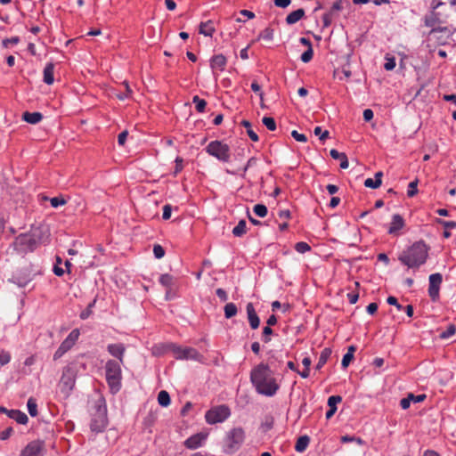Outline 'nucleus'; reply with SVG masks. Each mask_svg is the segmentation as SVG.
Masks as SVG:
<instances>
[{"mask_svg":"<svg viewBox=\"0 0 456 456\" xmlns=\"http://www.w3.org/2000/svg\"><path fill=\"white\" fill-rule=\"evenodd\" d=\"M20 42V38L18 37H12L11 38H6L3 40L4 47L7 48L10 45H16Z\"/></svg>","mask_w":456,"mask_h":456,"instance_id":"55","label":"nucleus"},{"mask_svg":"<svg viewBox=\"0 0 456 456\" xmlns=\"http://www.w3.org/2000/svg\"><path fill=\"white\" fill-rule=\"evenodd\" d=\"M199 32L206 37H212L215 32L212 20L201 22L200 25Z\"/></svg>","mask_w":456,"mask_h":456,"instance_id":"25","label":"nucleus"},{"mask_svg":"<svg viewBox=\"0 0 456 456\" xmlns=\"http://www.w3.org/2000/svg\"><path fill=\"white\" fill-rule=\"evenodd\" d=\"M395 67V58L390 57L388 54L386 55V63L384 64V68L386 70H392Z\"/></svg>","mask_w":456,"mask_h":456,"instance_id":"46","label":"nucleus"},{"mask_svg":"<svg viewBox=\"0 0 456 456\" xmlns=\"http://www.w3.org/2000/svg\"><path fill=\"white\" fill-rule=\"evenodd\" d=\"M75 385V375L70 368H66L62 371V375L60 380L61 391L68 395L74 387Z\"/></svg>","mask_w":456,"mask_h":456,"instance_id":"10","label":"nucleus"},{"mask_svg":"<svg viewBox=\"0 0 456 456\" xmlns=\"http://www.w3.org/2000/svg\"><path fill=\"white\" fill-rule=\"evenodd\" d=\"M28 411L30 416L36 417L37 415V404L33 397H30L27 403Z\"/></svg>","mask_w":456,"mask_h":456,"instance_id":"36","label":"nucleus"},{"mask_svg":"<svg viewBox=\"0 0 456 456\" xmlns=\"http://www.w3.org/2000/svg\"><path fill=\"white\" fill-rule=\"evenodd\" d=\"M247 232V223L245 220H240L238 224L232 229V234L235 237H242Z\"/></svg>","mask_w":456,"mask_h":456,"instance_id":"29","label":"nucleus"},{"mask_svg":"<svg viewBox=\"0 0 456 456\" xmlns=\"http://www.w3.org/2000/svg\"><path fill=\"white\" fill-rule=\"evenodd\" d=\"M273 334V330L271 329V327H265L263 329V340L265 342V343H268L271 341V338H270V335Z\"/></svg>","mask_w":456,"mask_h":456,"instance_id":"53","label":"nucleus"},{"mask_svg":"<svg viewBox=\"0 0 456 456\" xmlns=\"http://www.w3.org/2000/svg\"><path fill=\"white\" fill-rule=\"evenodd\" d=\"M227 60L223 54H217L211 58L210 66L213 69L223 71L226 66Z\"/></svg>","mask_w":456,"mask_h":456,"instance_id":"18","label":"nucleus"},{"mask_svg":"<svg viewBox=\"0 0 456 456\" xmlns=\"http://www.w3.org/2000/svg\"><path fill=\"white\" fill-rule=\"evenodd\" d=\"M436 222L439 224H441L445 230L456 228V222H454V221H445V220H442V219H437Z\"/></svg>","mask_w":456,"mask_h":456,"instance_id":"50","label":"nucleus"},{"mask_svg":"<svg viewBox=\"0 0 456 456\" xmlns=\"http://www.w3.org/2000/svg\"><path fill=\"white\" fill-rule=\"evenodd\" d=\"M330 155L332 159L340 160V167L342 169H346L349 166L347 157L346 153L339 152L335 149L330 150Z\"/></svg>","mask_w":456,"mask_h":456,"instance_id":"19","label":"nucleus"},{"mask_svg":"<svg viewBox=\"0 0 456 456\" xmlns=\"http://www.w3.org/2000/svg\"><path fill=\"white\" fill-rule=\"evenodd\" d=\"M159 282L166 288H171L173 285V276L168 273L162 274L159 278Z\"/></svg>","mask_w":456,"mask_h":456,"instance_id":"39","label":"nucleus"},{"mask_svg":"<svg viewBox=\"0 0 456 456\" xmlns=\"http://www.w3.org/2000/svg\"><path fill=\"white\" fill-rule=\"evenodd\" d=\"M50 203L53 208H58L66 204V200L63 197H53L50 199Z\"/></svg>","mask_w":456,"mask_h":456,"instance_id":"49","label":"nucleus"},{"mask_svg":"<svg viewBox=\"0 0 456 456\" xmlns=\"http://www.w3.org/2000/svg\"><path fill=\"white\" fill-rule=\"evenodd\" d=\"M353 359H354V356L352 354H346L343 356V359H342V362H341L342 367L345 368V369L347 368Z\"/></svg>","mask_w":456,"mask_h":456,"instance_id":"57","label":"nucleus"},{"mask_svg":"<svg viewBox=\"0 0 456 456\" xmlns=\"http://www.w3.org/2000/svg\"><path fill=\"white\" fill-rule=\"evenodd\" d=\"M246 438L245 430L240 428H233L226 433L224 452L234 453L237 452Z\"/></svg>","mask_w":456,"mask_h":456,"instance_id":"6","label":"nucleus"},{"mask_svg":"<svg viewBox=\"0 0 456 456\" xmlns=\"http://www.w3.org/2000/svg\"><path fill=\"white\" fill-rule=\"evenodd\" d=\"M344 0H338L336 1L332 6H331V10L330 12H332V14H334L335 12H338L340 10H342L343 6H342V4H343Z\"/></svg>","mask_w":456,"mask_h":456,"instance_id":"62","label":"nucleus"},{"mask_svg":"<svg viewBox=\"0 0 456 456\" xmlns=\"http://www.w3.org/2000/svg\"><path fill=\"white\" fill-rule=\"evenodd\" d=\"M43 118V115L40 112H28L26 111L22 114V119L29 124H37Z\"/></svg>","mask_w":456,"mask_h":456,"instance_id":"23","label":"nucleus"},{"mask_svg":"<svg viewBox=\"0 0 456 456\" xmlns=\"http://www.w3.org/2000/svg\"><path fill=\"white\" fill-rule=\"evenodd\" d=\"M295 249L298 253H302L303 254V253L310 251L311 250V247L306 242L300 241V242L296 243Z\"/></svg>","mask_w":456,"mask_h":456,"instance_id":"41","label":"nucleus"},{"mask_svg":"<svg viewBox=\"0 0 456 456\" xmlns=\"http://www.w3.org/2000/svg\"><path fill=\"white\" fill-rule=\"evenodd\" d=\"M314 133L315 135L319 136L321 141H324L330 135L329 131L328 130L322 131L321 126H316L314 130Z\"/></svg>","mask_w":456,"mask_h":456,"instance_id":"43","label":"nucleus"},{"mask_svg":"<svg viewBox=\"0 0 456 456\" xmlns=\"http://www.w3.org/2000/svg\"><path fill=\"white\" fill-rule=\"evenodd\" d=\"M11 361V354L4 350L0 351V365H5Z\"/></svg>","mask_w":456,"mask_h":456,"instance_id":"51","label":"nucleus"},{"mask_svg":"<svg viewBox=\"0 0 456 456\" xmlns=\"http://www.w3.org/2000/svg\"><path fill=\"white\" fill-rule=\"evenodd\" d=\"M224 316L227 319H230L237 314L238 309L234 303H227L224 305Z\"/></svg>","mask_w":456,"mask_h":456,"instance_id":"32","label":"nucleus"},{"mask_svg":"<svg viewBox=\"0 0 456 456\" xmlns=\"http://www.w3.org/2000/svg\"><path fill=\"white\" fill-rule=\"evenodd\" d=\"M331 355V349L329 347L324 348L319 357L318 362L316 364V369L320 370L322 369L325 363L327 362L328 359Z\"/></svg>","mask_w":456,"mask_h":456,"instance_id":"27","label":"nucleus"},{"mask_svg":"<svg viewBox=\"0 0 456 456\" xmlns=\"http://www.w3.org/2000/svg\"><path fill=\"white\" fill-rule=\"evenodd\" d=\"M207 438V435L202 433L195 434L184 441V446L188 449L194 450L200 447Z\"/></svg>","mask_w":456,"mask_h":456,"instance_id":"14","label":"nucleus"},{"mask_svg":"<svg viewBox=\"0 0 456 456\" xmlns=\"http://www.w3.org/2000/svg\"><path fill=\"white\" fill-rule=\"evenodd\" d=\"M128 133L127 131L121 132L118 136V142L119 145H124L126 142V140L127 138Z\"/></svg>","mask_w":456,"mask_h":456,"instance_id":"63","label":"nucleus"},{"mask_svg":"<svg viewBox=\"0 0 456 456\" xmlns=\"http://www.w3.org/2000/svg\"><path fill=\"white\" fill-rule=\"evenodd\" d=\"M305 15L304 9H297L296 11L291 12L287 17H286V22L289 25H292L297 23L299 20H301Z\"/></svg>","mask_w":456,"mask_h":456,"instance_id":"24","label":"nucleus"},{"mask_svg":"<svg viewBox=\"0 0 456 456\" xmlns=\"http://www.w3.org/2000/svg\"><path fill=\"white\" fill-rule=\"evenodd\" d=\"M158 402L161 406H168L171 402L169 394L166 390H161L158 395Z\"/></svg>","mask_w":456,"mask_h":456,"instance_id":"33","label":"nucleus"},{"mask_svg":"<svg viewBox=\"0 0 456 456\" xmlns=\"http://www.w3.org/2000/svg\"><path fill=\"white\" fill-rule=\"evenodd\" d=\"M253 211L259 217H265L268 213V209H267L266 206L264 204L255 205L253 208Z\"/></svg>","mask_w":456,"mask_h":456,"instance_id":"38","label":"nucleus"},{"mask_svg":"<svg viewBox=\"0 0 456 456\" xmlns=\"http://www.w3.org/2000/svg\"><path fill=\"white\" fill-rule=\"evenodd\" d=\"M309 437L307 436H300L295 444V450L297 452H303L306 450L308 444H309Z\"/></svg>","mask_w":456,"mask_h":456,"instance_id":"28","label":"nucleus"},{"mask_svg":"<svg viewBox=\"0 0 456 456\" xmlns=\"http://www.w3.org/2000/svg\"><path fill=\"white\" fill-rule=\"evenodd\" d=\"M428 248L423 241H417L399 256V260L409 268H418L426 263Z\"/></svg>","mask_w":456,"mask_h":456,"instance_id":"3","label":"nucleus"},{"mask_svg":"<svg viewBox=\"0 0 456 456\" xmlns=\"http://www.w3.org/2000/svg\"><path fill=\"white\" fill-rule=\"evenodd\" d=\"M262 122L270 131H274L276 129V123L273 118L264 117Z\"/></svg>","mask_w":456,"mask_h":456,"instance_id":"40","label":"nucleus"},{"mask_svg":"<svg viewBox=\"0 0 456 456\" xmlns=\"http://www.w3.org/2000/svg\"><path fill=\"white\" fill-rule=\"evenodd\" d=\"M291 3V0H274V4L281 8L288 7Z\"/></svg>","mask_w":456,"mask_h":456,"instance_id":"64","label":"nucleus"},{"mask_svg":"<svg viewBox=\"0 0 456 456\" xmlns=\"http://www.w3.org/2000/svg\"><path fill=\"white\" fill-rule=\"evenodd\" d=\"M240 125L247 129V134L253 142H257L259 140L256 133L251 128V124L248 120H242Z\"/></svg>","mask_w":456,"mask_h":456,"instance_id":"30","label":"nucleus"},{"mask_svg":"<svg viewBox=\"0 0 456 456\" xmlns=\"http://www.w3.org/2000/svg\"><path fill=\"white\" fill-rule=\"evenodd\" d=\"M216 296L224 302L227 301L228 295L224 289L219 288L216 290Z\"/></svg>","mask_w":456,"mask_h":456,"instance_id":"61","label":"nucleus"},{"mask_svg":"<svg viewBox=\"0 0 456 456\" xmlns=\"http://www.w3.org/2000/svg\"><path fill=\"white\" fill-rule=\"evenodd\" d=\"M205 151L208 154L215 157L219 161L228 162L231 158V150L228 144L216 140L210 142L206 147Z\"/></svg>","mask_w":456,"mask_h":456,"instance_id":"7","label":"nucleus"},{"mask_svg":"<svg viewBox=\"0 0 456 456\" xmlns=\"http://www.w3.org/2000/svg\"><path fill=\"white\" fill-rule=\"evenodd\" d=\"M13 433L12 428H7L0 433V439L6 440Z\"/></svg>","mask_w":456,"mask_h":456,"instance_id":"59","label":"nucleus"},{"mask_svg":"<svg viewBox=\"0 0 456 456\" xmlns=\"http://www.w3.org/2000/svg\"><path fill=\"white\" fill-rule=\"evenodd\" d=\"M274 30L271 28H266L257 37V40H265L271 42L273 39Z\"/></svg>","mask_w":456,"mask_h":456,"instance_id":"31","label":"nucleus"},{"mask_svg":"<svg viewBox=\"0 0 456 456\" xmlns=\"http://www.w3.org/2000/svg\"><path fill=\"white\" fill-rule=\"evenodd\" d=\"M54 65L52 62H49L45 65L44 69V82L47 85H52L54 81L53 77Z\"/></svg>","mask_w":456,"mask_h":456,"instance_id":"22","label":"nucleus"},{"mask_svg":"<svg viewBox=\"0 0 456 456\" xmlns=\"http://www.w3.org/2000/svg\"><path fill=\"white\" fill-rule=\"evenodd\" d=\"M413 399V394H409L407 397L403 398L400 401V405L403 410H406L410 407L411 402Z\"/></svg>","mask_w":456,"mask_h":456,"instance_id":"52","label":"nucleus"},{"mask_svg":"<svg viewBox=\"0 0 456 456\" xmlns=\"http://www.w3.org/2000/svg\"><path fill=\"white\" fill-rule=\"evenodd\" d=\"M44 444L40 441L29 443L20 453V456H43Z\"/></svg>","mask_w":456,"mask_h":456,"instance_id":"12","label":"nucleus"},{"mask_svg":"<svg viewBox=\"0 0 456 456\" xmlns=\"http://www.w3.org/2000/svg\"><path fill=\"white\" fill-rule=\"evenodd\" d=\"M231 415L230 408L225 404L212 407L206 411L205 419L207 423L214 425L222 423L226 420Z\"/></svg>","mask_w":456,"mask_h":456,"instance_id":"8","label":"nucleus"},{"mask_svg":"<svg viewBox=\"0 0 456 456\" xmlns=\"http://www.w3.org/2000/svg\"><path fill=\"white\" fill-rule=\"evenodd\" d=\"M342 401V397L340 395H331L328 398V406L330 407L329 411L326 412V418L330 419L337 411V404Z\"/></svg>","mask_w":456,"mask_h":456,"instance_id":"17","label":"nucleus"},{"mask_svg":"<svg viewBox=\"0 0 456 456\" xmlns=\"http://www.w3.org/2000/svg\"><path fill=\"white\" fill-rule=\"evenodd\" d=\"M250 381L258 394L274 395L280 388L268 364L259 363L251 370Z\"/></svg>","mask_w":456,"mask_h":456,"instance_id":"1","label":"nucleus"},{"mask_svg":"<svg viewBox=\"0 0 456 456\" xmlns=\"http://www.w3.org/2000/svg\"><path fill=\"white\" fill-rule=\"evenodd\" d=\"M8 416L16 420L19 424H27L28 418V416L19 410H11L8 411Z\"/></svg>","mask_w":456,"mask_h":456,"instance_id":"21","label":"nucleus"},{"mask_svg":"<svg viewBox=\"0 0 456 456\" xmlns=\"http://www.w3.org/2000/svg\"><path fill=\"white\" fill-rule=\"evenodd\" d=\"M383 173L379 171L375 174V179L367 178L364 181V186L371 189H378L382 183Z\"/></svg>","mask_w":456,"mask_h":456,"instance_id":"20","label":"nucleus"},{"mask_svg":"<svg viewBox=\"0 0 456 456\" xmlns=\"http://www.w3.org/2000/svg\"><path fill=\"white\" fill-rule=\"evenodd\" d=\"M95 407L97 417L92 420L90 427L93 431L100 432L106 426V406L104 400L102 398L97 400Z\"/></svg>","mask_w":456,"mask_h":456,"instance_id":"9","label":"nucleus"},{"mask_svg":"<svg viewBox=\"0 0 456 456\" xmlns=\"http://www.w3.org/2000/svg\"><path fill=\"white\" fill-rule=\"evenodd\" d=\"M247 314L249 325L251 329L256 330L259 327L260 324V319L258 315L256 314V312L254 308V305L252 303H248L246 306Z\"/></svg>","mask_w":456,"mask_h":456,"instance_id":"16","label":"nucleus"},{"mask_svg":"<svg viewBox=\"0 0 456 456\" xmlns=\"http://www.w3.org/2000/svg\"><path fill=\"white\" fill-rule=\"evenodd\" d=\"M73 346V345L69 342L67 340V338H65L61 344L60 345V346L58 347V349L55 351L54 354H53V359L54 360H57L59 358H61L66 352H68L71 347Z\"/></svg>","mask_w":456,"mask_h":456,"instance_id":"26","label":"nucleus"},{"mask_svg":"<svg viewBox=\"0 0 456 456\" xmlns=\"http://www.w3.org/2000/svg\"><path fill=\"white\" fill-rule=\"evenodd\" d=\"M192 102L195 104V108L198 112H204L207 106V102L204 99H201L198 95H195L192 98Z\"/></svg>","mask_w":456,"mask_h":456,"instance_id":"34","label":"nucleus"},{"mask_svg":"<svg viewBox=\"0 0 456 456\" xmlns=\"http://www.w3.org/2000/svg\"><path fill=\"white\" fill-rule=\"evenodd\" d=\"M332 12H329L327 13H324L322 16L323 24L325 27H329L331 24L332 21Z\"/></svg>","mask_w":456,"mask_h":456,"instance_id":"58","label":"nucleus"},{"mask_svg":"<svg viewBox=\"0 0 456 456\" xmlns=\"http://www.w3.org/2000/svg\"><path fill=\"white\" fill-rule=\"evenodd\" d=\"M291 136L297 142H305L307 138L305 134H299L297 130L291 132Z\"/></svg>","mask_w":456,"mask_h":456,"instance_id":"54","label":"nucleus"},{"mask_svg":"<svg viewBox=\"0 0 456 456\" xmlns=\"http://www.w3.org/2000/svg\"><path fill=\"white\" fill-rule=\"evenodd\" d=\"M171 213H172V207L168 204L165 205L163 207V214H162V218L164 220H167L170 218L171 216Z\"/></svg>","mask_w":456,"mask_h":456,"instance_id":"56","label":"nucleus"},{"mask_svg":"<svg viewBox=\"0 0 456 456\" xmlns=\"http://www.w3.org/2000/svg\"><path fill=\"white\" fill-rule=\"evenodd\" d=\"M456 333V327L453 324H450L446 330L442 331L439 334L441 339H448Z\"/></svg>","mask_w":456,"mask_h":456,"instance_id":"37","label":"nucleus"},{"mask_svg":"<svg viewBox=\"0 0 456 456\" xmlns=\"http://www.w3.org/2000/svg\"><path fill=\"white\" fill-rule=\"evenodd\" d=\"M80 332L78 329L73 330L69 336L66 338L69 342H70L73 346L76 344L79 338Z\"/></svg>","mask_w":456,"mask_h":456,"instance_id":"45","label":"nucleus"},{"mask_svg":"<svg viewBox=\"0 0 456 456\" xmlns=\"http://www.w3.org/2000/svg\"><path fill=\"white\" fill-rule=\"evenodd\" d=\"M387 304H389V305H395V306H396V308H397L398 310L403 309V305H400V304L398 303V301H397L396 297H393V296L388 297H387Z\"/></svg>","mask_w":456,"mask_h":456,"instance_id":"60","label":"nucleus"},{"mask_svg":"<svg viewBox=\"0 0 456 456\" xmlns=\"http://www.w3.org/2000/svg\"><path fill=\"white\" fill-rule=\"evenodd\" d=\"M107 350L113 357L117 358L116 361L119 362L120 363H124L126 347L123 344H110L107 346Z\"/></svg>","mask_w":456,"mask_h":456,"instance_id":"13","label":"nucleus"},{"mask_svg":"<svg viewBox=\"0 0 456 456\" xmlns=\"http://www.w3.org/2000/svg\"><path fill=\"white\" fill-rule=\"evenodd\" d=\"M405 225L404 220L399 214H395L392 216V221L388 229V233L392 235H398L399 231Z\"/></svg>","mask_w":456,"mask_h":456,"instance_id":"15","label":"nucleus"},{"mask_svg":"<svg viewBox=\"0 0 456 456\" xmlns=\"http://www.w3.org/2000/svg\"><path fill=\"white\" fill-rule=\"evenodd\" d=\"M273 423H274V419L273 416H266L262 424H261V428L264 432H267L269 430H271L273 427Z\"/></svg>","mask_w":456,"mask_h":456,"instance_id":"35","label":"nucleus"},{"mask_svg":"<svg viewBox=\"0 0 456 456\" xmlns=\"http://www.w3.org/2000/svg\"><path fill=\"white\" fill-rule=\"evenodd\" d=\"M122 364L123 363L112 359L107 361L105 364L106 381L113 394L118 393L121 388Z\"/></svg>","mask_w":456,"mask_h":456,"instance_id":"5","label":"nucleus"},{"mask_svg":"<svg viewBox=\"0 0 456 456\" xmlns=\"http://www.w3.org/2000/svg\"><path fill=\"white\" fill-rule=\"evenodd\" d=\"M314 56L313 47H309L305 52H304L301 55V61L305 63L309 62Z\"/></svg>","mask_w":456,"mask_h":456,"instance_id":"48","label":"nucleus"},{"mask_svg":"<svg viewBox=\"0 0 456 456\" xmlns=\"http://www.w3.org/2000/svg\"><path fill=\"white\" fill-rule=\"evenodd\" d=\"M80 332L78 329L73 330L69 336L66 338L69 342H70L73 346L76 344L79 338Z\"/></svg>","mask_w":456,"mask_h":456,"instance_id":"44","label":"nucleus"},{"mask_svg":"<svg viewBox=\"0 0 456 456\" xmlns=\"http://www.w3.org/2000/svg\"><path fill=\"white\" fill-rule=\"evenodd\" d=\"M48 238V230L43 226H33L28 232L21 233L15 238L13 246L20 253L34 251Z\"/></svg>","mask_w":456,"mask_h":456,"instance_id":"2","label":"nucleus"},{"mask_svg":"<svg viewBox=\"0 0 456 456\" xmlns=\"http://www.w3.org/2000/svg\"><path fill=\"white\" fill-rule=\"evenodd\" d=\"M152 350L154 354H161L167 351H171L178 360H198L200 356L195 348L182 347L173 343L155 346Z\"/></svg>","mask_w":456,"mask_h":456,"instance_id":"4","label":"nucleus"},{"mask_svg":"<svg viewBox=\"0 0 456 456\" xmlns=\"http://www.w3.org/2000/svg\"><path fill=\"white\" fill-rule=\"evenodd\" d=\"M153 254L156 258L160 259L165 256V249L159 244H155L153 246Z\"/></svg>","mask_w":456,"mask_h":456,"instance_id":"47","label":"nucleus"},{"mask_svg":"<svg viewBox=\"0 0 456 456\" xmlns=\"http://www.w3.org/2000/svg\"><path fill=\"white\" fill-rule=\"evenodd\" d=\"M417 186H418V180L412 181L409 183L408 191H407L408 197L411 198L417 194V192H418Z\"/></svg>","mask_w":456,"mask_h":456,"instance_id":"42","label":"nucleus"},{"mask_svg":"<svg viewBox=\"0 0 456 456\" xmlns=\"http://www.w3.org/2000/svg\"><path fill=\"white\" fill-rule=\"evenodd\" d=\"M428 295L433 301L439 298L440 286L443 281V276L439 273H433L429 276Z\"/></svg>","mask_w":456,"mask_h":456,"instance_id":"11","label":"nucleus"}]
</instances>
